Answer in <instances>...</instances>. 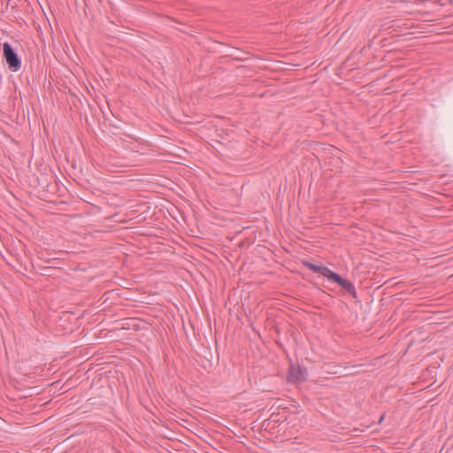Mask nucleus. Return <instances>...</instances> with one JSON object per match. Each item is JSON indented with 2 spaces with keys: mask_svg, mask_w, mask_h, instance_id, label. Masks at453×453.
<instances>
[{
  "mask_svg": "<svg viewBox=\"0 0 453 453\" xmlns=\"http://www.w3.org/2000/svg\"><path fill=\"white\" fill-rule=\"evenodd\" d=\"M109 166L112 172H124L127 167L130 166V165L126 164L119 159L111 158V161H109Z\"/></svg>",
  "mask_w": 453,
  "mask_h": 453,
  "instance_id": "obj_5",
  "label": "nucleus"
},
{
  "mask_svg": "<svg viewBox=\"0 0 453 453\" xmlns=\"http://www.w3.org/2000/svg\"><path fill=\"white\" fill-rule=\"evenodd\" d=\"M303 266L310 269L311 271L314 273H318L320 275L326 277V279L329 278L330 274L333 271H331L328 267L322 265H316L309 261H303Z\"/></svg>",
  "mask_w": 453,
  "mask_h": 453,
  "instance_id": "obj_4",
  "label": "nucleus"
},
{
  "mask_svg": "<svg viewBox=\"0 0 453 453\" xmlns=\"http://www.w3.org/2000/svg\"><path fill=\"white\" fill-rule=\"evenodd\" d=\"M384 417H385V415L383 414V415L380 417V420H379V423H381V421H383Z\"/></svg>",
  "mask_w": 453,
  "mask_h": 453,
  "instance_id": "obj_6",
  "label": "nucleus"
},
{
  "mask_svg": "<svg viewBox=\"0 0 453 453\" xmlns=\"http://www.w3.org/2000/svg\"><path fill=\"white\" fill-rule=\"evenodd\" d=\"M4 58L10 68L18 71L21 67V61L17 53L12 49L9 42H4L3 45Z\"/></svg>",
  "mask_w": 453,
  "mask_h": 453,
  "instance_id": "obj_1",
  "label": "nucleus"
},
{
  "mask_svg": "<svg viewBox=\"0 0 453 453\" xmlns=\"http://www.w3.org/2000/svg\"><path fill=\"white\" fill-rule=\"evenodd\" d=\"M307 380V370L299 365L290 364L287 380L291 383H301Z\"/></svg>",
  "mask_w": 453,
  "mask_h": 453,
  "instance_id": "obj_2",
  "label": "nucleus"
},
{
  "mask_svg": "<svg viewBox=\"0 0 453 453\" xmlns=\"http://www.w3.org/2000/svg\"><path fill=\"white\" fill-rule=\"evenodd\" d=\"M328 280L337 283L339 286H341L342 288H344L348 293H349L354 298H357V291H356L354 284L351 281L342 278L339 274H337L334 272H332Z\"/></svg>",
  "mask_w": 453,
  "mask_h": 453,
  "instance_id": "obj_3",
  "label": "nucleus"
}]
</instances>
